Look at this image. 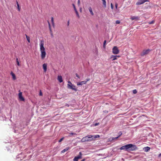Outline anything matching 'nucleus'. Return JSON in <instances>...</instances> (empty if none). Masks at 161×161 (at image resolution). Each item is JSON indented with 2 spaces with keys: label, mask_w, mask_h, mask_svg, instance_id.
<instances>
[{
  "label": "nucleus",
  "mask_w": 161,
  "mask_h": 161,
  "mask_svg": "<svg viewBox=\"0 0 161 161\" xmlns=\"http://www.w3.org/2000/svg\"><path fill=\"white\" fill-rule=\"evenodd\" d=\"M119 149L121 150H125L127 151H135L137 149V147L135 145L129 144L121 147Z\"/></svg>",
  "instance_id": "nucleus-1"
},
{
  "label": "nucleus",
  "mask_w": 161,
  "mask_h": 161,
  "mask_svg": "<svg viewBox=\"0 0 161 161\" xmlns=\"http://www.w3.org/2000/svg\"><path fill=\"white\" fill-rule=\"evenodd\" d=\"M99 135H97L95 136L89 135L83 137L81 140V142H88L94 140L97 137H99Z\"/></svg>",
  "instance_id": "nucleus-2"
},
{
  "label": "nucleus",
  "mask_w": 161,
  "mask_h": 161,
  "mask_svg": "<svg viewBox=\"0 0 161 161\" xmlns=\"http://www.w3.org/2000/svg\"><path fill=\"white\" fill-rule=\"evenodd\" d=\"M41 53V58L42 59H43L46 57V53L45 50H40Z\"/></svg>",
  "instance_id": "nucleus-3"
},
{
  "label": "nucleus",
  "mask_w": 161,
  "mask_h": 161,
  "mask_svg": "<svg viewBox=\"0 0 161 161\" xmlns=\"http://www.w3.org/2000/svg\"><path fill=\"white\" fill-rule=\"evenodd\" d=\"M44 41L43 40H40L39 44L40 47V50H45V48L44 47Z\"/></svg>",
  "instance_id": "nucleus-4"
},
{
  "label": "nucleus",
  "mask_w": 161,
  "mask_h": 161,
  "mask_svg": "<svg viewBox=\"0 0 161 161\" xmlns=\"http://www.w3.org/2000/svg\"><path fill=\"white\" fill-rule=\"evenodd\" d=\"M82 154L81 152H80L79 153V155L75 157L73 159V161H78L79 159L82 158Z\"/></svg>",
  "instance_id": "nucleus-5"
},
{
  "label": "nucleus",
  "mask_w": 161,
  "mask_h": 161,
  "mask_svg": "<svg viewBox=\"0 0 161 161\" xmlns=\"http://www.w3.org/2000/svg\"><path fill=\"white\" fill-rule=\"evenodd\" d=\"M113 53L114 54H117L119 53V50L116 46H114L112 49Z\"/></svg>",
  "instance_id": "nucleus-6"
},
{
  "label": "nucleus",
  "mask_w": 161,
  "mask_h": 161,
  "mask_svg": "<svg viewBox=\"0 0 161 161\" xmlns=\"http://www.w3.org/2000/svg\"><path fill=\"white\" fill-rule=\"evenodd\" d=\"M147 2H149V1L148 0H139L136 3V5H141Z\"/></svg>",
  "instance_id": "nucleus-7"
},
{
  "label": "nucleus",
  "mask_w": 161,
  "mask_h": 161,
  "mask_svg": "<svg viewBox=\"0 0 161 161\" xmlns=\"http://www.w3.org/2000/svg\"><path fill=\"white\" fill-rule=\"evenodd\" d=\"M67 87L69 89H71L75 91H77V89L76 88V86L74 85H72V86H70L69 84H67Z\"/></svg>",
  "instance_id": "nucleus-8"
},
{
  "label": "nucleus",
  "mask_w": 161,
  "mask_h": 161,
  "mask_svg": "<svg viewBox=\"0 0 161 161\" xmlns=\"http://www.w3.org/2000/svg\"><path fill=\"white\" fill-rule=\"evenodd\" d=\"M18 96L19 100L22 101H25V99L22 96V92H19V93Z\"/></svg>",
  "instance_id": "nucleus-9"
},
{
  "label": "nucleus",
  "mask_w": 161,
  "mask_h": 161,
  "mask_svg": "<svg viewBox=\"0 0 161 161\" xmlns=\"http://www.w3.org/2000/svg\"><path fill=\"white\" fill-rule=\"evenodd\" d=\"M150 51L149 49H147V50H144L141 53V55L142 56H144L146 54L148 53Z\"/></svg>",
  "instance_id": "nucleus-10"
},
{
  "label": "nucleus",
  "mask_w": 161,
  "mask_h": 161,
  "mask_svg": "<svg viewBox=\"0 0 161 161\" xmlns=\"http://www.w3.org/2000/svg\"><path fill=\"white\" fill-rule=\"evenodd\" d=\"M42 67L44 72H46L47 70V64L46 63L42 65Z\"/></svg>",
  "instance_id": "nucleus-11"
},
{
  "label": "nucleus",
  "mask_w": 161,
  "mask_h": 161,
  "mask_svg": "<svg viewBox=\"0 0 161 161\" xmlns=\"http://www.w3.org/2000/svg\"><path fill=\"white\" fill-rule=\"evenodd\" d=\"M118 138V137H110L108 139V140L109 141L113 142L114 141Z\"/></svg>",
  "instance_id": "nucleus-12"
},
{
  "label": "nucleus",
  "mask_w": 161,
  "mask_h": 161,
  "mask_svg": "<svg viewBox=\"0 0 161 161\" xmlns=\"http://www.w3.org/2000/svg\"><path fill=\"white\" fill-rule=\"evenodd\" d=\"M119 57V56H117V55H112L111 57V58L112 59V60L113 61L114 60L117 59V58Z\"/></svg>",
  "instance_id": "nucleus-13"
},
{
  "label": "nucleus",
  "mask_w": 161,
  "mask_h": 161,
  "mask_svg": "<svg viewBox=\"0 0 161 161\" xmlns=\"http://www.w3.org/2000/svg\"><path fill=\"white\" fill-rule=\"evenodd\" d=\"M58 80L60 82H63V79L62 76L61 75H58Z\"/></svg>",
  "instance_id": "nucleus-14"
},
{
  "label": "nucleus",
  "mask_w": 161,
  "mask_h": 161,
  "mask_svg": "<svg viewBox=\"0 0 161 161\" xmlns=\"http://www.w3.org/2000/svg\"><path fill=\"white\" fill-rule=\"evenodd\" d=\"M82 84H86V81H81L80 82H78L77 83V86L81 85Z\"/></svg>",
  "instance_id": "nucleus-15"
},
{
  "label": "nucleus",
  "mask_w": 161,
  "mask_h": 161,
  "mask_svg": "<svg viewBox=\"0 0 161 161\" xmlns=\"http://www.w3.org/2000/svg\"><path fill=\"white\" fill-rule=\"evenodd\" d=\"M88 9L89 11V12H90L91 15L92 16H93L94 15V14L92 10V8L91 7H90L88 8Z\"/></svg>",
  "instance_id": "nucleus-16"
},
{
  "label": "nucleus",
  "mask_w": 161,
  "mask_h": 161,
  "mask_svg": "<svg viewBox=\"0 0 161 161\" xmlns=\"http://www.w3.org/2000/svg\"><path fill=\"white\" fill-rule=\"evenodd\" d=\"M10 74L12 75L13 77V79L14 80H15L16 79L15 75L12 71L11 72Z\"/></svg>",
  "instance_id": "nucleus-17"
},
{
  "label": "nucleus",
  "mask_w": 161,
  "mask_h": 161,
  "mask_svg": "<svg viewBox=\"0 0 161 161\" xmlns=\"http://www.w3.org/2000/svg\"><path fill=\"white\" fill-rule=\"evenodd\" d=\"M139 17L137 16H133L131 17V19L132 20H138V19Z\"/></svg>",
  "instance_id": "nucleus-18"
},
{
  "label": "nucleus",
  "mask_w": 161,
  "mask_h": 161,
  "mask_svg": "<svg viewBox=\"0 0 161 161\" xmlns=\"http://www.w3.org/2000/svg\"><path fill=\"white\" fill-rule=\"evenodd\" d=\"M150 147H145L144 149L145 151L146 152H147L150 150Z\"/></svg>",
  "instance_id": "nucleus-19"
},
{
  "label": "nucleus",
  "mask_w": 161,
  "mask_h": 161,
  "mask_svg": "<svg viewBox=\"0 0 161 161\" xmlns=\"http://www.w3.org/2000/svg\"><path fill=\"white\" fill-rule=\"evenodd\" d=\"M16 4L17 6V8L18 9V10L19 11H20V8L19 7V3H18V2L17 1H16Z\"/></svg>",
  "instance_id": "nucleus-20"
},
{
  "label": "nucleus",
  "mask_w": 161,
  "mask_h": 161,
  "mask_svg": "<svg viewBox=\"0 0 161 161\" xmlns=\"http://www.w3.org/2000/svg\"><path fill=\"white\" fill-rule=\"evenodd\" d=\"M26 37L27 39V41H28V42L30 43V37L29 36H27L26 34H25Z\"/></svg>",
  "instance_id": "nucleus-21"
},
{
  "label": "nucleus",
  "mask_w": 161,
  "mask_h": 161,
  "mask_svg": "<svg viewBox=\"0 0 161 161\" xmlns=\"http://www.w3.org/2000/svg\"><path fill=\"white\" fill-rule=\"evenodd\" d=\"M69 149V147H68L67 148H66L64 149V150H63L61 151V152L62 153H64L65 152L67 151H68Z\"/></svg>",
  "instance_id": "nucleus-22"
},
{
  "label": "nucleus",
  "mask_w": 161,
  "mask_h": 161,
  "mask_svg": "<svg viewBox=\"0 0 161 161\" xmlns=\"http://www.w3.org/2000/svg\"><path fill=\"white\" fill-rule=\"evenodd\" d=\"M75 11L77 17H78V18H79L80 17V16H79V14H78V12L77 11V10H75Z\"/></svg>",
  "instance_id": "nucleus-23"
},
{
  "label": "nucleus",
  "mask_w": 161,
  "mask_h": 161,
  "mask_svg": "<svg viewBox=\"0 0 161 161\" xmlns=\"http://www.w3.org/2000/svg\"><path fill=\"white\" fill-rule=\"evenodd\" d=\"M16 63H17V65L18 66H19L20 65L19 63V59H18V58H16Z\"/></svg>",
  "instance_id": "nucleus-24"
},
{
  "label": "nucleus",
  "mask_w": 161,
  "mask_h": 161,
  "mask_svg": "<svg viewBox=\"0 0 161 161\" xmlns=\"http://www.w3.org/2000/svg\"><path fill=\"white\" fill-rule=\"evenodd\" d=\"M106 40H105L104 42H103V47L104 48H105V46H106Z\"/></svg>",
  "instance_id": "nucleus-25"
},
{
  "label": "nucleus",
  "mask_w": 161,
  "mask_h": 161,
  "mask_svg": "<svg viewBox=\"0 0 161 161\" xmlns=\"http://www.w3.org/2000/svg\"><path fill=\"white\" fill-rule=\"evenodd\" d=\"M51 22H52L53 25H54V22L53 18V17H51Z\"/></svg>",
  "instance_id": "nucleus-26"
},
{
  "label": "nucleus",
  "mask_w": 161,
  "mask_h": 161,
  "mask_svg": "<svg viewBox=\"0 0 161 161\" xmlns=\"http://www.w3.org/2000/svg\"><path fill=\"white\" fill-rule=\"evenodd\" d=\"M48 24L49 28V30L50 31H51V32H52V30H51V26H50V24L48 21Z\"/></svg>",
  "instance_id": "nucleus-27"
},
{
  "label": "nucleus",
  "mask_w": 161,
  "mask_h": 161,
  "mask_svg": "<svg viewBox=\"0 0 161 161\" xmlns=\"http://www.w3.org/2000/svg\"><path fill=\"white\" fill-rule=\"evenodd\" d=\"M118 136L117 137H118V138L122 134V132L121 131H119L118 133Z\"/></svg>",
  "instance_id": "nucleus-28"
},
{
  "label": "nucleus",
  "mask_w": 161,
  "mask_h": 161,
  "mask_svg": "<svg viewBox=\"0 0 161 161\" xmlns=\"http://www.w3.org/2000/svg\"><path fill=\"white\" fill-rule=\"evenodd\" d=\"M155 22V21L153 20L150 21V22H148V23L149 24H153Z\"/></svg>",
  "instance_id": "nucleus-29"
},
{
  "label": "nucleus",
  "mask_w": 161,
  "mask_h": 161,
  "mask_svg": "<svg viewBox=\"0 0 161 161\" xmlns=\"http://www.w3.org/2000/svg\"><path fill=\"white\" fill-rule=\"evenodd\" d=\"M133 93L134 94H136L137 93V91L135 89L133 90Z\"/></svg>",
  "instance_id": "nucleus-30"
},
{
  "label": "nucleus",
  "mask_w": 161,
  "mask_h": 161,
  "mask_svg": "<svg viewBox=\"0 0 161 161\" xmlns=\"http://www.w3.org/2000/svg\"><path fill=\"white\" fill-rule=\"evenodd\" d=\"M68 84H69V85H70V86H72V85H73L70 81H68Z\"/></svg>",
  "instance_id": "nucleus-31"
},
{
  "label": "nucleus",
  "mask_w": 161,
  "mask_h": 161,
  "mask_svg": "<svg viewBox=\"0 0 161 161\" xmlns=\"http://www.w3.org/2000/svg\"><path fill=\"white\" fill-rule=\"evenodd\" d=\"M72 5L73 7V8H74V10L75 11V10H76L77 9L75 8V4H72Z\"/></svg>",
  "instance_id": "nucleus-32"
},
{
  "label": "nucleus",
  "mask_w": 161,
  "mask_h": 161,
  "mask_svg": "<svg viewBox=\"0 0 161 161\" xmlns=\"http://www.w3.org/2000/svg\"><path fill=\"white\" fill-rule=\"evenodd\" d=\"M64 137H62V138H61V139H60L59 141H58V142H61L63 140V139H64Z\"/></svg>",
  "instance_id": "nucleus-33"
},
{
  "label": "nucleus",
  "mask_w": 161,
  "mask_h": 161,
  "mask_svg": "<svg viewBox=\"0 0 161 161\" xmlns=\"http://www.w3.org/2000/svg\"><path fill=\"white\" fill-rule=\"evenodd\" d=\"M120 23V21L119 20L116 21V23L117 24H119Z\"/></svg>",
  "instance_id": "nucleus-34"
},
{
  "label": "nucleus",
  "mask_w": 161,
  "mask_h": 161,
  "mask_svg": "<svg viewBox=\"0 0 161 161\" xmlns=\"http://www.w3.org/2000/svg\"><path fill=\"white\" fill-rule=\"evenodd\" d=\"M75 75H76V77H77L78 78H79V79L80 78V77L76 73L75 74Z\"/></svg>",
  "instance_id": "nucleus-35"
},
{
  "label": "nucleus",
  "mask_w": 161,
  "mask_h": 161,
  "mask_svg": "<svg viewBox=\"0 0 161 161\" xmlns=\"http://www.w3.org/2000/svg\"><path fill=\"white\" fill-rule=\"evenodd\" d=\"M39 95L42 96V94L41 90H40L39 92Z\"/></svg>",
  "instance_id": "nucleus-36"
},
{
  "label": "nucleus",
  "mask_w": 161,
  "mask_h": 161,
  "mask_svg": "<svg viewBox=\"0 0 161 161\" xmlns=\"http://www.w3.org/2000/svg\"><path fill=\"white\" fill-rule=\"evenodd\" d=\"M99 125V123H95V124H94V125L95 126H96L98 125Z\"/></svg>",
  "instance_id": "nucleus-37"
},
{
  "label": "nucleus",
  "mask_w": 161,
  "mask_h": 161,
  "mask_svg": "<svg viewBox=\"0 0 161 161\" xmlns=\"http://www.w3.org/2000/svg\"><path fill=\"white\" fill-rule=\"evenodd\" d=\"M111 8L112 9H113V6L112 3H111Z\"/></svg>",
  "instance_id": "nucleus-38"
},
{
  "label": "nucleus",
  "mask_w": 161,
  "mask_h": 161,
  "mask_svg": "<svg viewBox=\"0 0 161 161\" xmlns=\"http://www.w3.org/2000/svg\"><path fill=\"white\" fill-rule=\"evenodd\" d=\"M90 80V79L89 78H87L86 79V81H86V83H87V81H88Z\"/></svg>",
  "instance_id": "nucleus-39"
},
{
  "label": "nucleus",
  "mask_w": 161,
  "mask_h": 161,
  "mask_svg": "<svg viewBox=\"0 0 161 161\" xmlns=\"http://www.w3.org/2000/svg\"><path fill=\"white\" fill-rule=\"evenodd\" d=\"M80 0H78V4L79 6L80 5Z\"/></svg>",
  "instance_id": "nucleus-40"
},
{
  "label": "nucleus",
  "mask_w": 161,
  "mask_h": 161,
  "mask_svg": "<svg viewBox=\"0 0 161 161\" xmlns=\"http://www.w3.org/2000/svg\"><path fill=\"white\" fill-rule=\"evenodd\" d=\"M115 6L116 8L117 9V7H118V4L116 3H115Z\"/></svg>",
  "instance_id": "nucleus-41"
},
{
  "label": "nucleus",
  "mask_w": 161,
  "mask_h": 161,
  "mask_svg": "<svg viewBox=\"0 0 161 161\" xmlns=\"http://www.w3.org/2000/svg\"><path fill=\"white\" fill-rule=\"evenodd\" d=\"M69 134L71 135H76V134H75V133H73L72 132L70 133Z\"/></svg>",
  "instance_id": "nucleus-42"
},
{
  "label": "nucleus",
  "mask_w": 161,
  "mask_h": 161,
  "mask_svg": "<svg viewBox=\"0 0 161 161\" xmlns=\"http://www.w3.org/2000/svg\"><path fill=\"white\" fill-rule=\"evenodd\" d=\"M50 32H51V36L52 37H53V36L52 32H51V31H50Z\"/></svg>",
  "instance_id": "nucleus-43"
},
{
  "label": "nucleus",
  "mask_w": 161,
  "mask_h": 161,
  "mask_svg": "<svg viewBox=\"0 0 161 161\" xmlns=\"http://www.w3.org/2000/svg\"><path fill=\"white\" fill-rule=\"evenodd\" d=\"M80 12H82V8H80Z\"/></svg>",
  "instance_id": "nucleus-44"
},
{
  "label": "nucleus",
  "mask_w": 161,
  "mask_h": 161,
  "mask_svg": "<svg viewBox=\"0 0 161 161\" xmlns=\"http://www.w3.org/2000/svg\"><path fill=\"white\" fill-rule=\"evenodd\" d=\"M85 158H84L83 159H82L81 161H85Z\"/></svg>",
  "instance_id": "nucleus-45"
},
{
  "label": "nucleus",
  "mask_w": 161,
  "mask_h": 161,
  "mask_svg": "<svg viewBox=\"0 0 161 161\" xmlns=\"http://www.w3.org/2000/svg\"><path fill=\"white\" fill-rule=\"evenodd\" d=\"M160 156H161V153H160V154H159L158 155V157H160Z\"/></svg>",
  "instance_id": "nucleus-46"
},
{
  "label": "nucleus",
  "mask_w": 161,
  "mask_h": 161,
  "mask_svg": "<svg viewBox=\"0 0 161 161\" xmlns=\"http://www.w3.org/2000/svg\"><path fill=\"white\" fill-rule=\"evenodd\" d=\"M69 21H68V25H69Z\"/></svg>",
  "instance_id": "nucleus-47"
},
{
  "label": "nucleus",
  "mask_w": 161,
  "mask_h": 161,
  "mask_svg": "<svg viewBox=\"0 0 161 161\" xmlns=\"http://www.w3.org/2000/svg\"><path fill=\"white\" fill-rule=\"evenodd\" d=\"M67 106H69V105H68V104H67Z\"/></svg>",
  "instance_id": "nucleus-48"
}]
</instances>
